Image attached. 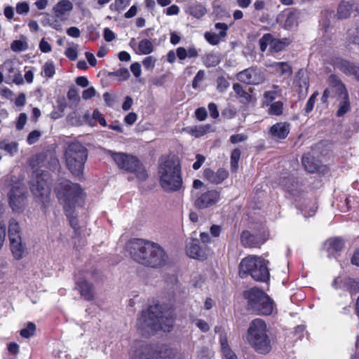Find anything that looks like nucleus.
<instances>
[{
  "mask_svg": "<svg viewBox=\"0 0 359 359\" xmlns=\"http://www.w3.org/2000/svg\"><path fill=\"white\" fill-rule=\"evenodd\" d=\"M27 121V115L25 113H21L18 118V121L16 123V128L18 130H22L24 128Z\"/></svg>",
  "mask_w": 359,
  "mask_h": 359,
  "instance_id": "69168bd1",
  "label": "nucleus"
},
{
  "mask_svg": "<svg viewBox=\"0 0 359 359\" xmlns=\"http://www.w3.org/2000/svg\"><path fill=\"white\" fill-rule=\"evenodd\" d=\"M285 20L284 27L286 29H292L297 27L299 12L296 8H290L285 11Z\"/></svg>",
  "mask_w": 359,
  "mask_h": 359,
  "instance_id": "4be33fe9",
  "label": "nucleus"
},
{
  "mask_svg": "<svg viewBox=\"0 0 359 359\" xmlns=\"http://www.w3.org/2000/svg\"><path fill=\"white\" fill-rule=\"evenodd\" d=\"M138 50L141 54L148 55L154 50V46L149 40L142 39L139 42Z\"/></svg>",
  "mask_w": 359,
  "mask_h": 359,
  "instance_id": "4c0bfd02",
  "label": "nucleus"
},
{
  "mask_svg": "<svg viewBox=\"0 0 359 359\" xmlns=\"http://www.w3.org/2000/svg\"><path fill=\"white\" fill-rule=\"evenodd\" d=\"M8 79L17 85H22L24 83L22 74L18 69L13 73V75H9Z\"/></svg>",
  "mask_w": 359,
  "mask_h": 359,
  "instance_id": "5fc2aeb1",
  "label": "nucleus"
},
{
  "mask_svg": "<svg viewBox=\"0 0 359 359\" xmlns=\"http://www.w3.org/2000/svg\"><path fill=\"white\" fill-rule=\"evenodd\" d=\"M46 175H43L38 177L35 184H34L31 190L32 194L38 198L45 206L50 201V184L45 179Z\"/></svg>",
  "mask_w": 359,
  "mask_h": 359,
  "instance_id": "9b49d317",
  "label": "nucleus"
},
{
  "mask_svg": "<svg viewBox=\"0 0 359 359\" xmlns=\"http://www.w3.org/2000/svg\"><path fill=\"white\" fill-rule=\"evenodd\" d=\"M36 325L33 323H28L26 327L20 330L21 337H31L35 334Z\"/></svg>",
  "mask_w": 359,
  "mask_h": 359,
  "instance_id": "c03bdc74",
  "label": "nucleus"
},
{
  "mask_svg": "<svg viewBox=\"0 0 359 359\" xmlns=\"http://www.w3.org/2000/svg\"><path fill=\"white\" fill-rule=\"evenodd\" d=\"M219 193L216 190H209L203 193H196L194 205L198 209H204L215 205L219 199Z\"/></svg>",
  "mask_w": 359,
  "mask_h": 359,
  "instance_id": "ddd939ff",
  "label": "nucleus"
},
{
  "mask_svg": "<svg viewBox=\"0 0 359 359\" xmlns=\"http://www.w3.org/2000/svg\"><path fill=\"white\" fill-rule=\"evenodd\" d=\"M28 48L27 43L20 40H15L11 44V48L14 52H21Z\"/></svg>",
  "mask_w": 359,
  "mask_h": 359,
  "instance_id": "79ce46f5",
  "label": "nucleus"
},
{
  "mask_svg": "<svg viewBox=\"0 0 359 359\" xmlns=\"http://www.w3.org/2000/svg\"><path fill=\"white\" fill-rule=\"evenodd\" d=\"M228 175V171L224 168H219L217 172H214L210 168H206L203 171L204 177L214 184H220L227 178Z\"/></svg>",
  "mask_w": 359,
  "mask_h": 359,
  "instance_id": "a211bd4d",
  "label": "nucleus"
},
{
  "mask_svg": "<svg viewBox=\"0 0 359 359\" xmlns=\"http://www.w3.org/2000/svg\"><path fill=\"white\" fill-rule=\"evenodd\" d=\"M248 332L250 337H268L267 325L264 320L256 318L250 323Z\"/></svg>",
  "mask_w": 359,
  "mask_h": 359,
  "instance_id": "dca6fc26",
  "label": "nucleus"
},
{
  "mask_svg": "<svg viewBox=\"0 0 359 359\" xmlns=\"http://www.w3.org/2000/svg\"><path fill=\"white\" fill-rule=\"evenodd\" d=\"M43 69L46 76L48 78L53 77L55 74V67L52 62H46Z\"/></svg>",
  "mask_w": 359,
  "mask_h": 359,
  "instance_id": "864d4df0",
  "label": "nucleus"
},
{
  "mask_svg": "<svg viewBox=\"0 0 359 359\" xmlns=\"http://www.w3.org/2000/svg\"><path fill=\"white\" fill-rule=\"evenodd\" d=\"M204 36L207 41L211 45H217L220 41V39L222 38L219 34H217L208 32L205 33Z\"/></svg>",
  "mask_w": 359,
  "mask_h": 359,
  "instance_id": "a18cd8bd",
  "label": "nucleus"
},
{
  "mask_svg": "<svg viewBox=\"0 0 359 359\" xmlns=\"http://www.w3.org/2000/svg\"><path fill=\"white\" fill-rule=\"evenodd\" d=\"M233 89L237 97L240 98L241 102L248 103L252 101V95L250 93L247 92L241 84L234 83L233 85Z\"/></svg>",
  "mask_w": 359,
  "mask_h": 359,
  "instance_id": "cd10ccee",
  "label": "nucleus"
},
{
  "mask_svg": "<svg viewBox=\"0 0 359 359\" xmlns=\"http://www.w3.org/2000/svg\"><path fill=\"white\" fill-rule=\"evenodd\" d=\"M29 7L27 2L18 3L16 6V12L18 14L27 13L29 12Z\"/></svg>",
  "mask_w": 359,
  "mask_h": 359,
  "instance_id": "e2e57ef3",
  "label": "nucleus"
},
{
  "mask_svg": "<svg viewBox=\"0 0 359 359\" xmlns=\"http://www.w3.org/2000/svg\"><path fill=\"white\" fill-rule=\"evenodd\" d=\"M27 191L23 187L14 186L8 194V203L13 212H22L27 205Z\"/></svg>",
  "mask_w": 359,
  "mask_h": 359,
  "instance_id": "9d476101",
  "label": "nucleus"
},
{
  "mask_svg": "<svg viewBox=\"0 0 359 359\" xmlns=\"http://www.w3.org/2000/svg\"><path fill=\"white\" fill-rule=\"evenodd\" d=\"M129 2L130 0H115L114 4H111L110 8L120 11L123 10L129 4Z\"/></svg>",
  "mask_w": 359,
  "mask_h": 359,
  "instance_id": "09e8293b",
  "label": "nucleus"
},
{
  "mask_svg": "<svg viewBox=\"0 0 359 359\" xmlns=\"http://www.w3.org/2000/svg\"><path fill=\"white\" fill-rule=\"evenodd\" d=\"M217 90L219 92L224 91L229 86V83L223 76L219 77L217 80Z\"/></svg>",
  "mask_w": 359,
  "mask_h": 359,
  "instance_id": "4d7b16f0",
  "label": "nucleus"
},
{
  "mask_svg": "<svg viewBox=\"0 0 359 359\" xmlns=\"http://www.w3.org/2000/svg\"><path fill=\"white\" fill-rule=\"evenodd\" d=\"M196 117L199 121H204L207 117V111L204 107L198 108L195 111Z\"/></svg>",
  "mask_w": 359,
  "mask_h": 359,
  "instance_id": "338daca9",
  "label": "nucleus"
},
{
  "mask_svg": "<svg viewBox=\"0 0 359 359\" xmlns=\"http://www.w3.org/2000/svg\"><path fill=\"white\" fill-rule=\"evenodd\" d=\"M172 312L165 304L159 302L150 305L141 313L137 320V327L144 333L154 334L159 331L170 332L173 327Z\"/></svg>",
  "mask_w": 359,
  "mask_h": 359,
  "instance_id": "f257e3e1",
  "label": "nucleus"
},
{
  "mask_svg": "<svg viewBox=\"0 0 359 359\" xmlns=\"http://www.w3.org/2000/svg\"><path fill=\"white\" fill-rule=\"evenodd\" d=\"M248 343L256 352L260 354L269 353L274 344L271 338H248Z\"/></svg>",
  "mask_w": 359,
  "mask_h": 359,
  "instance_id": "4468645a",
  "label": "nucleus"
},
{
  "mask_svg": "<svg viewBox=\"0 0 359 359\" xmlns=\"http://www.w3.org/2000/svg\"><path fill=\"white\" fill-rule=\"evenodd\" d=\"M159 184L165 192L180 191L183 186L181 165L178 158H161L158 166Z\"/></svg>",
  "mask_w": 359,
  "mask_h": 359,
  "instance_id": "7ed1b4c3",
  "label": "nucleus"
},
{
  "mask_svg": "<svg viewBox=\"0 0 359 359\" xmlns=\"http://www.w3.org/2000/svg\"><path fill=\"white\" fill-rule=\"evenodd\" d=\"M205 76V72L203 70H199L192 81V86L194 88H197L198 86V83L201 82Z\"/></svg>",
  "mask_w": 359,
  "mask_h": 359,
  "instance_id": "13d9d810",
  "label": "nucleus"
},
{
  "mask_svg": "<svg viewBox=\"0 0 359 359\" xmlns=\"http://www.w3.org/2000/svg\"><path fill=\"white\" fill-rule=\"evenodd\" d=\"M0 149L6 151L10 154L17 151V144L15 142H7L2 141L0 142Z\"/></svg>",
  "mask_w": 359,
  "mask_h": 359,
  "instance_id": "49530a36",
  "label": "nucleus"
},
{
  "mask_svg": "<svg viewBox=\"0 0 359 359\" xmlns=\"http://www.w3.org/2000/svg\"><path fill=\"white\" fill-rule=\"evenodd\" d=\"M243 297L247 300V309L257 315L269 316L273 309V301L262 290L252 287L244 291Z\"/></svg>",
  "mask_w": 359,
  "mask_h": 359,
  "instance_id": "423d86ee",
  "label": "nucleus"
},
{
  "mask_svg": "<svg viewBox=\"0 0 359 359\" xmlns=\"http://www.w3.org/2000/svg\"><path fill=\"white\" fill-rule=\"evenodd\" d=\"M339 99L341 100L339 102V107L337 111V116L338 117H341L350 110L348 94H346V96H339Z\"/></svg>",
  "mask_w": 359,
  "mask_h": 359,
  "instance_id": "7c9ffc66",
  "label": "nucleus"
},
{
  "mask_svg": "<svg viewBox=\"0 0 359 359\" xmlns=\"http://www.w3.org/2000/svg\"><path fill=\"white\" fill-rule=\"evenodd\" d=\"M237 79L248 85H259L265 81L263 72L259 69L250 67L237 74Z\"/></svg>",
  "mask_w": 359,
  "mask_h": 359,
  "instance_id": "f8f14e48",
  "label": "nucleus"
},
{
  "mask_svg": "<svg viewBox=\"0 0 359 359\" xmlns=\"http://www.w3.org/2000/svg\"><path fill=\"white\" fill-rule=\"evenodd\" d=\"M329 86L334 90L338 97L345 95L348 93V91L345 87V85L342 83L339 77L335 74H331L327 79Z\"/></svg>",
  "mask_w": 359,
  "mask_h": 359,
  "instance_id": "412c9836",
  "label": "nucleus"
},
{
  "mask_svg": "<svg viewBox=\"0 0 359 359\" xmlns=\"http://www.w3.org/2000/svg\"><path fill=\"white\" fill-rule=\"evenodd\" d=\"M273 88L272 90L266 91L264 93V104L266 105H269L280 93V90L278 86H273Z\"/></svg>",
  "mask_w": 359,
  "mask_h": 359,
  "instance_id": "e433bc0d",
  "label": "nucleus"
},
{
  "mask_svg": "<svg viewBox=\"0 0 359 359\" xmlns=\"http://www.w3.org/2000/svg\"><path fill=\"white\" fill-rule=\"evenodd\" d=\"M261 234H252L249 231H243L241 234V243L245 248H257L265 242Z\"/></svg>",
  "mask_w": 359,
  "mask_h": 359,
  "instance_id": "2eb2a0df",
  "label": "nucleus"
},
{
  "mask_svg": "<svg viewBox=\"0 0 359 359\" xmlns=\"http://www.w3.org/2000/svg\"><path fill=\"white\" fill-rule=\"evenodd\" d=\"M210 126L208 124L196 126L189 128V133L195 137H200L205 135L210 130Z\"/></svg>",
  "mask_w": 359,
  "mask_h": 359,
  "instance_id": "f704fd0d",
  "label": "nucleus"
},
{
  "mask_svg": "<svg viewBox=\"0 0 359 359\" xmlns=\"http://www.w3.org/2000/svg\"><path fill=\"white\" fill-rule=\"evenodd\" d=\"M241 154L239 149H233L231 154V170L233 172H236L238 170Z\"/></svg>",
  "mask_w": 359,
  "mask_h": 359,
  "instance_id": "58836bf2",
  "label": "nucleus"
},
{
  "mask_svg": "<svg viewBox=\"0 0 359 359\" xmlns=\"http://www.w3.org/2000/svg\"><path fill=\"white\" fill-rule=\"evenodd\" d=\"M76 284L79 287L80 294L85 299L90 301L94 298V288L92 284L86 280L81 281L76 280Z\"/></svg>",
  "mask_w": 359,
  "mask_h": 359,
  "instance_id": "b1692460",
  "label": "nucleus"
},
{
  "mask_svg": "<svg viewBox=\"0 0 359 359\" xmlns=\"http://www.w3.org/2000/svg\"><path fill=\"white\" fill-rule=\"evenodd\" d=\"M2 71L8 76L13 75V73L17 70L14 68L13 62L11 61H6L2 67Z\"/></svg>",
  "mask_w": 359,
  "mask_h": 359,
  "instance_id": "603ef678",
  "label": "nucleus"
},
{
  "mask_svg": "<svg viewBox=\"0 0 359 359\" xmlns=\"http://www.w3.org/2000/svg\"><path fill=\"white\" fill-rule=\"evenodd\" d=\"M215 27L216 29L220 30L219 34L222 38L226 36V31L229 27L226 23L217 22L215 24Z\"/></svg>",
  "mask_w": 359,
  "mask_h": 359,
  "instance_id": "680f3d73",
  "label": "nucleus"
},
{
  "mask_svg": "<svg viewBox=\"0 0 359 359\" xmlns=\"http://www.w3.org/2000/svg\"><path fill=\"white\" fill-rule=\"evenodd\" d=\"M347 46L354 45L359 46V28L351 29L347 32L346 41Z\"/></svg>",
  "mask_w": 359,
  "mask_h": 359,
  "instance_id": "473e14b6",
  "label": "nucleus"
},
{
  "mask_svg": "<svg viewBox=\"0 0 359 359\" xmlns=\"http://www.w3.org/2000/svg\"><path fill=\"white\" fill-rule=\"evenodd\" d=\"M93 118L95 120H97L99 123L102 126H107V122L105 121V118L102 116V114L100 113V111L98 109H95L93 113Z\"/></svg>",
  "mask_w": 359,
  "mask_h": 359,
  "instance_id": "052dcab7",
  "label": "nucleus"
},
{
  "mask_svg": "<svg viewBox=\"0 0 359 359\" xmlns=\"http://www.w3.org/2000/svg\"><path fill=\"white\" fill-rule=\"evenodd\" d=\"M196 162L193 164V168L196 170L201 167L203 163L205 162V158L201 154H197L196 156Z\"/></svg>",
  "mask_w": 359,
  "mask_h": 359,
  "instance_id": "774afa93",
  "label": "nucleus"
},
{
  "mask_svg": "<svg viewBox=\"0 0 359 359\" xmlns=\"http://www.w3.org/2000/svg\"><path fill=\"white\" fill-rule=\"evenodd\" d=\"M206 8L201 4L189 6L186 9V13L193 17L200 19L206 13Z\"/></svg>",
  "mask_w": 359,
  "mask_h": 359,
  "instance_id": "c756f323",
  "label": "nucleus"
},
{
  "mask_svg": "<svg viewBox=\"0 0 359 359\" xmlns=\"http://www.w3.org/2000/svg\"><path fill=\"white\" fill-rule=\"evenodd\" d=\"M186 252L189 257L196 259H203L205 257V252L199 245L198 239H192L186 247Z\"/></svg>",
  "mask_w": 359,
  "mask_h": 359,
  "instance_id": "6ab92c4d",
  "label": "nucleus"
},
{
  "mask_svg": "<svg viewBox=\"0 0 359 359\" xmlns=\"http://www.w3.org/2000/svg\"><path fill=\"white\" fill-rule=\"evenodd\" d=\"M273 66L276 67V69L279 71L281 74H284L287 72H291V67L287 62H276Z\"/></svg>",
  "mask_w": 359,
  "mask_h": 359,
  "instance_id": "8fccbe9b",
  "label": "nucleus"
},
{
  "mask_svg": "<svg viewBox=\"0 0 359 359\" xmlns=\"http://www.w3.org/2000/svg\"><path fill=\"white\" fill-rule=\"evenodd\" d=\"M327 244L328 245L327 252L329 253V256H334V252L341 251L344 248L343 240L338 238L327 241Z\"/></svg>",
  "mask_w": 359,
  "mask_h": 359,
  "instance_id": "c85d7f7f",
  "label": "nucleus"
},
{
  "mask_svg": "<svg viewBox=\"0 0 359 359\" xmlns=\"http://www.w3.org/2000/svg\"><path fill=\"white\" fill-rule=\"evenodd\" d=\"M10 245L12 253L15 259H20L22 258L25 252V247L22 243V239L20 238H11L10 240Z\"/></svg>",
  "mask_w": 359,
  "mask_h": 359,
  "instance_id": "a878e982",
  "label": "nucleus"
},
{
  "mask_svg": "<svg viewBox=\"0 0 359 359\" xmlns=\"http://www.w3.org/2000/svg\"><path fill=\"white\" fill-rule=\"evenodd\" d=\"M108 76L119 77L120 81L127 80L130 77V72L126 68H121L117 71L108 73Z\"/></svg>",
  "mask_w": 359,
  "mask_h": 359,
  "instance_id": "ea45409f",
  "label": "nucleus"
},
{
  "mask_svg": "<svg viewBox=\"0 0 359 359\" xmlns=\"http://www.w3.org/2000/svg\"><path fill=\"white\" fill-rule=\"evenodd\" d=\"M353 4L351 1L343 0L339 4L337 10V17L339 19H345L350 17L353 11Z\"/></svg>",
  "mask_w": 359,
  "mask_h": 359,
  "instance_id": "393cba45",
  "label": "nucleus"
},
{
  "mask_svg": "<svg viewBox=\"0 0 359 359\" xmlns=\"http://www.w3.org/2000/svg\"><path fill=\"white\" fill-rule=\"evenodd\" d=\"M268 262L262 257H247L243 259L239 264V275L242 278L250 275L256 281L266 282L269 279Z\"/></svg>",
  "mask_w": 359,
  "mask_h": 359,
  "instance_id": "39448f33",
  "label": "nucleus"
},
{
  "mask_svg": "<svg viewBox=\"0 0 359 359\" xmlns=\"http://www.w3.org/2000/svg\"><path fill=\"white\" fill-rule=\"evenodd\" d=\"M67 98L70 100L78 102L80 99L78 93V90L75 87L69 88L67 93Z\"/></svg>",
  "mask_w": 359,
  "mask_h": 359,
  "instance_id": "bf43d9fd",
  "label": "nucleus"
},
{
  "mask_svg": "<svg viewBox=\"0 0 359 359\" xmlns=\"http://www.w3.org/2000/svg\"><path fill=\"white\" fill-rule=\"evenodd\" d=\"M290 132V125L285 122L274 124L270 129V133L274 139H285Z\"/></svg>",
  "mask_w": 359,
  "mask_h": 359,
  "instance_id": "aec40b11",
  "label": "nucleus"
},
{
  "mask_svg": "<svg viewBox=\"0 0 359 359\" xmlns=\"http://www.w3.org/2000/svg\"><path fill=\"white\" fill-rule=\"evenodd\" d=\"M54 191L64 212L67 215L70 214L72 208L82 206L83 203V192L81 186L69 180L64 179L58 182Z\"/></svg>",
  "mask_w": 359,
  "mask_h": 359,
  "instance_id": "20e7f679",
  "label": "nucleus"
},
{
  "mask_svg": "<svg viewBox=\"0 0 359 359\" xmlns=\"http://www.w3.org/2000/svg\"><path fill=\"white\" fill-rule=\"evenodd\" d=\"M72 8L73 4L69 0H61L53 7V11L57 18H61Z\"/></svg>",
  "mask_w": 359,
  "mask_h": 359,
  "instance_id": "bb28decb",
  "label": "nucleus"
},
{
  "mask_svg": "<svg viewBox=\"0 0 359 359\" xmlns=\"http://www.w3.org/2000/svg\"><path fill=\"white\" fill-rule=\"evenodd\" d=\"M41 133L39 130H33L32 131L27 137V141L29 144H34L38 141L41 136Z\"/></svg>",
  "mask_w": 359,
  "mask_h": 359,
  "instance_id": "6e6d98bb",
  "label": "nucleus"
},
{
  "mask_svg": "<svg viewBox=\"0 0 359 359\" xmlns=\"http://www.w3.org/2000/svg\"><path fill=\"white\" fill-rule=\"evenodd\" d=\"M131 257L139 264L151 268L163 266L168 260L164 250L157 243L142 239H133L127 245Z\"/></svg>",
  "mask_w": 359,
  "mask_h": 359,
  "instance_id": "f03ea898",
  "label": "nucleus"
},
{
  "mask_svg": "<svg viewBox=\"0 0 359 359\" xmlns=\"http://www.w3.org/2000/svg\"><path fill=\"white\" fill-rule=\"evenodd\" d=\"M318 95V93L315 92L308 100L304 109L306 114H309L313 110Z\"/></svg>",
  "mask_w": 359,
  "mask_h": 359,
  "instance_id": "3c124183",
  "label": "nucleus"
},
{
  "mask_svg": "<svg viewBox=\"0 0 359 359\" xmlns=\"http://www.w3.org/2000/svg\"><path fill=\"white\" fill-rule=\"evenodd\" d=\"M271 39L272 36L270 34H265L259 39V43L262 52H264L266 50L269 43L271 44Z\"/></svg>",
  "mask_w": 359,
  "mask_h": 359,
  "instance_id": "de8ad7c7",
  "label": "nucleus"
},
{
  "mask_svg": "<svg viewBox=\"0 0 359 359\" xmlns=\"http://www.w3.org/2000/svg\"><path fill=\"white\" fill-rule=\"evenodd\" d=\"M8 237L11 238H20V229L18 222L15 219H11L8 224Z\"/></svg>",
  "mask_w": 359,
  "mask_h": 359,
  "instance_id": "2f4dec72",
  "label": "nucleus"
},
{
  "mask_svg": "<svg viewBox=\"0 0 359 359\" xmlns=\"http://www.w3.org/2000/svg\"><path fill=\"white\" fill-rule=\"evenodd\" d=\"M203 62L207 67H215L220 62V57L216 53H208L203 57Z\"/></svg>",
  "mask_w": 359,
  "mask_h": 359,
  "instance_id": "72a5a7b5",
  "label": "nucleus"
},
{
  "mask_svg": "<svg viewBox=\"0 0 359 359\" xmlns=\"http://www.w3.org/2000/svg\"><path fill=\"white\" fill-rule=\"evenodd\" d=\"M220 342L223 356L226 359H237L236 354L229 348L226 338H222Z\"/></svg>",
  "mask_w": 359,
  "mask_h": 359,
  "instance_id": "c9c22d12",
  "label": "nucleus"
},
{
  "mask_svg": "<svg viewBox=\"0 0 359 359\" xmlns=\"http://www.w3.org/2000/svg\"><path fill=\"white\" fill-rule=\"evenodd\" d=\"M76 208H72V211L69 215H67L66 212H65V214L67 216V217L68 218L71 226L76 232L79 229V226H78L77 214L76 213Z\"/></svg>",
  "mask_w": 359,
  "mask_h": 359,
  "instance_id": "a19ab883",
  "label": "nucleus"
},
{
  "mask_svg": "<svg viewBox=\"0 0 359 359\" xmlns=\"http://www.w3.org/2000/svg\"><path fill=\"white\" fill-rule=\"evenodd\" d=\"M107 154L111 157L118 168L127 172L133 173L140 181H144L147 179V170L137 156L111 150H107Z\"/></svg>",
  "mask_w": 359,
  "mask_h": 359,
  "instance_id": "0eeeda50",
  "label": "nucleus"
},
{
  "mask_svg": "<svg viewBox=\"0 0 359 359\" xmlns=\"http://www.w3.org/2000/svg\"><path fill=\"white\" fill-rule=\"evenodd\" d=\"M332 65L334 68L338 69L347 76H354L356 73L357 67L355 63L342 58H336L333 60Z\"/></svg>",
  "mask_w": 359,
  "mask_h": 359,
  "instance_id": "f3484780",
  "label": "nucleus"
},
{
  "mask_svg": "<svg viewBox=\"0 0 359 359\" xmlns=\"http://www.w3.org/2000/svg\"><path fill=\"white\" fill-rule=\"evenodd\" d=\"M66 166L75 176L83 174L84 165L88 158L87 149L78 142L70 143L64 153Z\"/></svg>",
  "mask_w": 359,
  "mask_h": 359,
  "instance_id": "6e6552de",
  "label": "nucleus"
},
{
  "mask_svg": "<svg viewBox=\"0 0 359 359\" xmlns=\"http://www.w3.org/2000/svg\"><path fill=\"white\" fill-rule=\"evenodd\" d=\"M155 62L156 59L152 56L147 57L142 61L143 66L147 69L154 68Z\"/></svg>",
  "mask_w": 359,
  "mask_h": 359,
  "instance_id": "0e129e2a",
  "label": "nucleus"
},
{
  "mask_svg": "<svg viewBox=\"0 0 359 359\" xmlns=\"http://www.w3.org/2000/svg\"><path fill=\"white\" fill-rule=\"evenodd\" d=\"M302 165L307 172L313 173L319 170L320 166V162L310 154H305L302 156Z\"/></svg>",
  "mask_w": 359,
  "mask_h": 359,
  "instance_id": "5701e85b",
  "label": "nucleus"
},
{
  "mask_svg": "<svg viewBox=\"0 0 359 359\" xmlns=\"http://www.w3.org/2000/svg\"><path fill=\"white\" fill-rule=\"evenodd\" d=\"M131 359H184L183 355L167 345H144L135 351Z\"/></svg>",
  "mask_w": 359,
  "mask_h": 359,
  "instance_id": "1a4fd4ad",
  "label": "nucleus"
},
{
  "mask_svg": "<svg viewBox=\"0 0 359 359\" xmlns=\"http://www.w3.org/2000/svg\"><path fill=\"white\" fill-rule=\"evenodd\" d=\"M283 104L280 101H277L271 104L269 109V113L271 115L278 116L283 113Z\"/></svg>",
  "mask_w": 359,
  "mask_h": 359,
  "instance_id": "37998d69",
  "label": "nucleus"
}]
</instances>
